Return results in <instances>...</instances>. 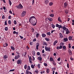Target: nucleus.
I'll use <instances>...</instances> for the list:
<instances>
[{"instance_id":"obj_55","label":"nucleus","mask_w":74,"mask_h":74,"mask_svg":"<svg viewBox=\"0 0 74 74\" xmlns=\"http://www.w3.org/2000/svg\"><path fill=\"white\" fill-rule=\"evenodd\" d=\"M31 67L32 69H34V65L33 64L31 65Z\"/></svg>"},{"instance_id":"obj_22","label":"nucleus","mask_w":74,"mask_h":74,"mask_svg":"<svg viewBox=\"0 0 74 74\" xmlns=\"http://www.w3.org/2000/svg\"><path fill=\"white\" fill-rule=\"evenodd\" d=\"M7 58H8V56L7 55H5L3 57V59H7Z\"/></svg>"},{"instance_id":"obj_21","label":"nucleus","mask_w":74,"mask_h":74,"mask_svg":"<svg viewBox=\"0 0 74 74\" xmlns=\"http://www.w3.org/2000/svg\"><path fill=\"white\" fill-rule=\"evenodd\" d=\"M48 19L49 21V22H51V21H52L53 20V19L51 18H48Z\"/></svg>"},{"instance_id":"obj_39","label":"nucleus","mask_w":74,"mask_h":74,"mask_svg":"<svg viewBox=\"0 0 74 74\" xmlns=\"http://www.w3.org/2000/svg\"><path fill=\"white\" fill-rule=\"evenodd\" d=\"M9 3L10 5H11L12 4V2L11 1V0H9Z\"/></svg>"},{"instance_id":"obj_35","label":"nucleus","mask_w":74,"mask_h":74,"mask_svg":"<svg viewBox=\"0 0 74 74\" xmlns=\"http://www.w3.org/2000/svg\"><path fill=\"white\" fill-rule=\"evenodd\" d=\"M11 48L12 49V51H14V50H15V47L12 46H11Z\"/></svg>"},{"instance_id":"obj_57","label":"nucleus","mask_w":74,"mask_h":74,"mask_svg":"<svg viewBox=\"0 0 74 74\" xmlns=\"http://www.w3.org/2000/svg\"><path fill=\"white\" fill-rule=\"evenodd\" d=\"M14 25H16V20H14Z\"/></svg>"},{"instance_id":"obj_18","label":"nucleus","mask_w":74,"mask_h":74,"mask_svg":"<svg viewBox=\"0 0 74 74\" xmlns=\"http://www.w3.org/2000/svg\"><path fill=\"white\" fill-rule=\"evenodd\" d=\"M23 56H25L27 54V52L25 51V52H23Z\"/></svg>"},{"instance_id":"obj_40","label":"nucleus","mask_w":74,"mask_h":74,"mask_svg":"<svg viewBox=\"0 0 74 74\" xmlns=\"http://www.w3.org/2000/svg\"><path fill=\"white\" fill-rule=\"evenodd\" d=\"M40 35V34L38 33H37V34H36V37L37 38H38V37H39V36Z\"/></svg>"},{"instance_id":"obj_32","label":"nucleus","mask_w":74,"mask_h":74,"mask_svg":"<svg viewBox=\"0 0 74 74\" xmlns=\"http://www.w3.org/2000/svg\"><path fill=\"white\" fill-rule=\"evenodd\" d=\"M50 71V70H49V69H47L46 70L47 73H49Z\"/></svg>"},{"instance_id":"obj_3","label":"nucleus","mask_w":74,"mask_h":74,"mask_svg":"<svg viewBox=\"0 0 74 74\" xmlns=\"http://www.w3.org/2000/svg\"><path fill=\"white\" fill-rule=\"evenodd\" d=\"M45 49L46 51H48L49 52L51 51V48L50 47H48L47 46H45Z\"/></svg>"},{"instance_id":"obj_64","label":"nucleus","mask_w":74,"mask_h":74,"mask_svg":"<svg viewBox=\"0 0 74 74\" xmlns=\"http://www.w3.org/2000/svg\"><path fill=\"white\" fill-rule=\"evenodd\" d=\"M59 47H60V49H62V47H62V46L60 45Z\"/></svg>"},{"instance_id":"obj_61","label":"nucleus","mask_w":74,"mask_h":74,"mask_svg":"<svg viewBox=\"0 0 74 74\" xmlns=\"http://www.w3.org/2000/svg\"><path fill=\"white\" fill-rule=\"evenodd\" d=\"M67 67L68 68H69V63L67 64Z\"/></svg>"},{"instance_id":"obj_54","label":"nucleus","mask_w":74,"mask_h":74,"mask_svg":"<svg viewBox=\"0 0 74 74\" xmlns=\"http://www.w3.org/2000/svg\"><path fill=\"white\" fill-rule=\"evenodd\" d=\"M15 71V69H13L10 70V71H9V72H11V71Z\"/></svg>"},{"instance_id":"obj_2","label":"nucleus","mask_w":74,"mask_h":74,"mask_svg":"<svg viewBox=\"0 0 74 74\" xmlns=\"http://www.w3.org/2000/svg\"><path fill=\"white\" fill-rule=\"evenodd\" d=\"M16 7L17 8H18L20 10V9H22L23 8V6L21 4H19L18 6H16Z\"/></svg>"},{"instance_id":"obj_52","label":"nucleus","mask_w":74,"mask_h":74,"mask_svg":"<svg viewBox=\"0 0 74 74\" xmlns=\"http://www.w3.org/2000/svg\"><path fill=\"white\" fill-rule=\"evenodd\" d=\"M37 55H38V56H40V53L39 52H38L37 53Z\"/></svg>"},{"instance_id":"obj_53","label":"nucleus","mask_w":74,"mask_h":74,"mask_svg":"<svg viewBox=\"0 0 74 74\" xmlns=\"http://www.w3.org/2000/svg\"><path fill=\"white\" fill-rule=\"evenodd\" d=\"M7 21L6 20L5 21V25H7Z\"/></svg>"},{"instance_id":"obj_9","label":"nucleus","mask_w":74,"mask_h":74,"mask_svg":"<svg viewBox=\"0 0 74 74\" xmlns=\"http://www.w3.org/2000/svg\"><path fill=\"white\" fill-rule=\"evenodd\" d=\"M59 34L60 38H63V34L61 33H60Z\"/></svg>"},{"instance_id":"obj_36","label":"nucleus","mask_w":74,"mask_h":74,"mask_svg":"<svg viewBox=\"0 0 74 74\" xmlns=\"http://www.w3.org/2000/svg\"><path fill=\"white\" fill-rule=\"evenodd\" d=\"M37 66L38 67V69H40L41 67V64H38Z\"/></svg>"},{"instance_id":"obj_19","label":"nucleus","mask_w":74,"mask_h":74,"mask_svg":"<svg viewBox=\"0 0 74 74\" xmlns=\"http://www.w3.org/2000/svg\"><path fill=\"white\" fill-rule=\"evenodd\" d=\"M38 60H39L40 61H42V58L41 57H38L37 58Z\"/></svg>"},{"instance_id":"obj_20","label":"nucleus","mask_w":74,"mask_h":74,"mask_svg":"<svg viewBox=\"0 0 74 74\" xmlns=\"http://www.w3.org/2000/svg\"><path fill=\"white\" fill-rule=\"evenodd\" d=\"M58 40H56L53 43V45H54V46H55V45H56V44L58 43Z\"/></svg>"},{"instance_id":"obj_45","label":"nucleus","mask_w":74,"mask_h":74,"mask_svg":"<svg viewBox=\"0 0 74 74\" xmlns=\"http://www.w3.org/2000/svg\"><path fill=\"white\" fill-rule=\"evenodd\" d=\"M55 69H56V68H53L52 69V71H54L55 70Z\"/></svg>"},{"instance_id":"obj_12","label":"nucleus","mask_w":74,"mask_h":74,"mask_svg":"<svg viewBox=\"0 0 74 74\" xmlns=\"http://www.w3.org/2000/svg\"><path fill=\"white\" fill-rule=\"evenodd\" d=\"M68 39L69 41H71V40H73V37L71 36H70L69 37H68Z\"/></svg>"},{"instance_id":"obj_5","label":"nucleus","mask_w":74,"mask_h":74,"mask_svg":"<svg viewBox=\"0 0 74 74\" xmlns=\"http://www.w3.org/2000/svg\"><path fill=\"white\" fill-rule=\"evenodd\" d=\"M25 15H26V11H23L21 14V16L22 17H23L25 16Z\"/></svg>"},{"instance_id":"obj_50","label":"nucleus","mask_w":74,"mask_h":74,"mask_svg":"<svg viewBox=\"0 0 74 74\" xmlns=\"http://www.w3.org/2000/svg\"><path fill=\"white\" fill-rule=\"evenodd\" d=\"M31 30H32V32H34V29L33 28H31Z\"/></svg>"},{"instance_id":"obj_58","label":"nucleus","mask_w":74,"mask_h":74,"mask_svg":"<svg viewBox=\"0 0 74 74\" xmlns=\"http://www.w3.org/2000/svg\"><path fill=\"white\" fill-rule=\"evenodd\" d=\"M34 0H32V5H34Z\"/></svg>"},{"instance_id":"obj_13","label":"nucleus","mask_w":74,"mask_h":74,"mask_svg":"<svg viewBox=\"0 0 74 74\" xmlns=\"http://www.w3.org/2000/svg\"><path fill=\"white\" fill-rule=\"evenodd\" d=\"M36 44H37L36 46V49H38V47H39V45H40V44L38 42L36 43Z\"/></svg>"},{"instance_id":"obj_41","label":"nucleus","mask_w":74,"mask_h":74,"mask_svg":"<svg viewBox=\"0 0 74 74\" xmlns=\"http://www.w3.org/2000/svg\"><path fill=\"white\" fill-rule=\"evenodd\" d=\"M66 14H67L68 13H69V12L68 11V10H64Z\"/></svg>"},{"instance_id":"obj_11","label":"nucleus","mask_w":74,"mask_h":74,"mask_svg":"<svg viewBox=\"0 0 74 74\" xmlns=\"http://www.w3.org/2000/svg\"><path fill=\"white\" fill-rule=\"evenodd\" d=\"M61 17H59L58 18V21L60 23H62V21L61 20Z\"/></svg>"},{"instance_id":"obj_16","label":"nucleus","mask_w":74,"mask_h":74,"mask_svg":"<svg viewBox=\"0 0 74 74\" xmlns=\"http://www.w3.org/2000/svg\"><path fill=\"white\" fill-rule=\"evenodd\" d=\"M8 45L7 44V43L5 42L3 44V47H7L8 46Z\"/></svg>"},{"instance_id":"obj_60","label":"nucleus","mask_w":74,"mask_h":74,"mask_svg":"<svg viewBox=\"0 0 74 74\" xmlns=\"http://www.w3.org/2000/svg\"><path fill=\"white\" fill-rule=\"evenodd\" d=\"M70 59L71 60L73 61V60H74V58H73L72 57H71L70 58Z\"/></svg>"},{"instance_id":"obj_47","label":"nucleus","mask_w":74,"mask_h":74,"mask_svg":"<svg viewBox=\"0 0 74 74\" xmlns=\"http://www.w3.org/2000/svg\"><path fill=\"white\" fill-rule=\"evenodd\" d=\"M40 74H44L45 73V71H41L40 72Z\"/></svg>"},{"instance_id":"obj_29","label":"nucleus","mask_w":74,"mask_h":74,"mask_svg":"<svg viewBox=\"0 0 74 74\" xmlns=\"http://www.w3.org/2000/svg\"><path fill=\"white\" fill-rule=\"evenodd\" d=\"M64 45V43L63 42H61L60 44V45H61V46H63Z\"/></svg>"},{"instance_id":"obj_38","label":"nucleus","mask_w":74,"mask_h":74,"mask_svg":"<svg viewBox=\"0 0 74 74\" xmlns=\"http://www.w3.org/2000/svg\"><path fill=\"white\" fill-rule=\"evenodd\" d=\"M46 34L47 36H51V33H50V32H47Z\"/></svg>"},{"instance_id":"obj_24","label":"nucleus","mask_w":74,"mask_h":74,"mask_svg":"<svg viewBox=\"0 0 74 74\" xmlns=\"http://www.w3.org/2000/svg\"><path fill=\"white\" fill-rule=\"evenodd\" d=\"M42 37H45L47 36V35L45 34H42Z\"/></svg>"},{"instance_id":"obj_6","label":"nucleus","mask_w":74,"mask_h":74,"mask_svg":"<svg viewBox=\"0 0 74 74\" xmlns=\"http://www.w3.org/2000/svg\"><path fill=\"white\" fill-rule=\"evenodd\" d=\"M56 27H58V28H62V25H58V24H56Z\"/></svg>"},{"instance_id":"obj_14","label":"nucleus","mask_w":74,"mask_h":74,"mask_svg":"<svg viewBox=\"0 0 74 74\" xmlns=\"http://www.w3.org/2000/svg\"><path fill=\"white\" fill-rule=\"evenodd\" d=\"M63 40L64 42H67L68 41V38H64Z\"/></svg>"},{"instance_id":"obj_15","label":"nucleus","mask_w":74,"mask_h":74,"mask_svg":"<svg viewBox=\"0 0 74 74\" xmlns=\"http://www.w3.org/2000/svg\"><path fill=\"white\" fill-rule=\"evenodd\" d=\"M62 48L63 49V51H66L67 49L66 47L65 46H62Z\"/></svg>"},{"instance_id":"obj_1","label":"nucleus","mask_w":74,"mask_h":74,"mask_svg":"<svg viewBox=\"0 0 74 74\" xmlns=\"http://www.w3.org/2000/svg\"><path fill=\"white\" fill-rule=\"evenodd\" d=\"M29 22H32L33 26H36L37 24V19L34 16H32L29 18Z\"/></svg>"},{"instance_id":"obj_23","label":"nucleus","mask_w":74,"mask_h":74,"mask_svg":"<svg viewBox=\"0 0 74 74\" xmlns=\"http://www.w3.org/2000/svg\"><path fill=\"white\" fill-rule=\"evenodd\" d=\"M48 3H49V0H45V3L46 4H48Z\"/></svg>"},{"instance_id":"obj_37","label":"nucleus","mask_w":74,"mask_h":74,"mask_svg":"<svg viewBox=\"0 0 74 74\" xmlns=\"http://www.w3.org/2000/svg\"><path fill=\"white\" fill-rule=\"evenodd\" d=\"M49 60L51 62H52H52H53V61H54L53 59V58H50Z\"/></svg>"},{"instance_id":"obj_44","label":"nucleus","mask_w":74,"mask_h":74,"mask_svg":"<svg viewBox=\"0 0 74 74\" xmlns=\"http://www.w3.org/2000/svg\"><path fill=\"white\" fill-rule=\"evenodd\" d=\"M5 31H8V27H5Z\"/></svg>"},{"instance_id":"obj_51","label":"nucleus","mask_w":74,"mask_h":74,"mask_svg":"<svg viewBox=\"0 0 74 74\" xmlns=\"http://www.w3.org/2000/svg\"><path fill=\"white\" fill-rule=\"evenodd\" d=\"M32 57L31 56H30V57H29V61H32Z\"/></svg>"},{"instance_id":"obj_27","label":"nucleus","mask_w":74,"mask_h":74,"mask_svg":"<svg viewBox=\"0 0 74 74\" xmlns=\"http://www.w3.org/2000/svg\"><path fill=\"white\" fill-rule=\"evenodd\" d=\"M45 39L47 41H50V39L49 38H45Z\"/></svg>"},{"instance_id":"obj_62","label":"nucleus","mask_w":74,"mask_h":74,"mask_svg":"<svg viewBox=\"0 0 74 74\" xmlns=\"http://www.w3.org/2000/svg\"><path fill=\"white\" fill-rule=\"evenodd\" d=\"M47 42H43V45H45V44H47Z\"/></svg>"},{"instance_id":"obj_56","label":"nucleus","mask_w":74,"mask_h":74,"mask_svg":"<svg viewBox=\"0 0 74 74\" xmlns=\"http://www.w3.org/2000/svg\"><path fill=\"white\" fill-rule=\"evenodd\" d=\"M5 18V15H3L2 17V19H4Z\"/></svg>"},{"instance_id":"obj_33","label":"nucleus","mask_w":74,"mask_h":74,"mask_svg":"<svg viewBox=\"0 0 74 74\" xmlns=\"http://www.w3.org/2000/svg\"><path fill=\"white\" fill-rule=\"evenodd\" d=\"M26 74H32V73L30 72H26Z\"/></svg>"},{"instance_id":"obj_26","label":"nucleus","mask_w":74,"mask_h":74,"mask_svg":"<svg viewBox=\"0 0 74 74\" xmlns=\"http://www.w3.org/2000/svg\"><path fill=\"white\" fill-rule=\"evenodd\" d=\"M69 33V30L68 29H66V34H68Z\"/></svg>"},{"instance_id":"obj_25","label":"nucleus","mask_w":74,"mask_h":74,"mask_svg":"<svg viewBox=\"0 0 74 74\" xmlns=\"http://www.w3.org/2000/svg\"><path fill=\"white\" fill-rule=\"evenodd\" d=\"M68 52L70 55H72V52L71 51V50H69Z\"/></svg>"},{"instance_id":"obj_63","label":"nucleus","mask_w":74,"mask_h":74,"mask_svg":"<svg viewBox=\"0 0 74 74\" xmlns=\"http://www.w3.org/2000/svg\"><path fill=\"white\" fill-rule=\"evenodd\" d=\"M56 49H60V47H59V46H57V47Z\"/></svg>"},{"instance_id":"obj_59","label":"nucleus","mask_w":74,"mask_h":74,"mask_svg":"<svg viewBox=\"0 0 74 74\" xmlns=\"http://www.w3.org/2000/svg\"><path fill=\"white\" fill-rule=\"evenodd\" d=\"M19 37L21 38V39H23V36H21V35H19Z\"/></svg>"},{"instance_id":"obj_7","label":"nucleus","mask_w":74,"mask_h":74,"mask_svg":"<svg viewBox=\"0 0 74 74\" xmlns=\"http://www.w3.org/2000/svg\"><path fill=\"white\" fill-rule=\"evenodd\" d=\"M67 5H68V4H67V3L66 2H65L64 3V8H66L67 7Z\"/></svg>"},{"instance_id":"obj_8","label":"nucleus","mask_w":74,"mask_h":74,"mask_svg":"<svg viewBox=\"0 0 74 74\" xmlns=\"http://www.w3.org/2000/svg\"><path fill=\"white\" fill-rule=\"evenodd\" d=\"M20 58V55H18L15 56L14 57V59L16 60L17 59H19V58Z\"/></svg>"},{"instance_id":"obj_34","label":"nucleus","mask_w":74,"mask_h":74,"mask_svg":"<svg viewBox=\"0 0 74 74\" xmlns=\"http://www.w3.org/2000/svg\"><path fill=\"white\" fill-rule=\"evenodd\" d=\"M52 63L54 66H56V64L55 62V61H52Z\"/></svg>"},{"instance_id":"obj_42","label":"nucleus","mask_w":74,"mask_h":74,"mask_svg":"<svg viewBox=\"0 0 74 74\" xmlns=\"http://www.w3.org/2000/svg\"><path fill=\"white\" fill-rule=\"evenodd\" d=\"M49 16L51 17H53L54 16V14H51L49 15Z\"/></svg>"},{"instance_id":"obj_43","label":"nucleus","mask_w":74,"mask_h":74,"mask_svg":"<svg viewBox=\"0 0 74 74\" xmlns=\"http://www.w3.org/2000/svg\"><path fill=\"white\" fill-rule=\"evenodd\" d=\"M43 64L45 67H47V66H48V64H46V63H44Z\"/></svg>"},{"instance_id":"obj_49","label":"nucleus","mask_w":74,"mask_h":74,"mask_svg":"<svg viewBox=\"0 0 74 74\" xmlns=\"http://www.w3.org/2000/svg\"><path fill=\"white\" fill-rule=\"evenodd\" d=\"M68 46H69V48H71V44H68Z\"/></svg>"},{"instance_id":"obj_10","label":"nucleus","mask_w":74,"mask_h":74,"mask_svg":"<svg viewBox=\"0 0 74 74\" xmlns=\"http://www.w3.org/2000/svg\"><path fill=\"white\" fill-rule=\"evenodd\" d=\"M29 70H30V67L29 66H28L27 67V69L26 70V72H28Z\"/></svg>"},{"instance_id":"obj_17","label":"nucleus","mask_w":74,"mask_h":74,"mask_svg":"<svg viewBox=\"0 0 74 74\" xmlns=\"http://www.w3.org/2000/svg\"><path fill=\"white\" fill-rule=\"evenodd\" d=\"M62 28H61L62 29H64V30H65V31H66V27L65 26H64L63 27L62 26Z\"/></svg>"},{"instance_id":"obj_31","label":"nucleus","mask_w":74,"mask_h":74,"mask_svg":"<svg viewBox=\"0 0 74 74\" xmlns=\"http://www.w3.org/2000/svg\"><path fill=\"white\" fill-rule=\"evenodd\" d=\"M51 26L53 28V29H54L55 27V25H54L53 24H51Z\"/></svg>"},{"instance_id":"obj_48","label":"nucleus","mask_w":74,"mask_h":74,"mask_svg":"<svg viewBox=\"0 0 74 74\" xmlns=\"http://www.w3.org/2000/svg\"><path fill=\"white\" fill-rule=\"evenodd\" d=\"M27 64L25 65L24 66V69H27Z\"/></svg>"},{"instance_id":"obj_4","label":"nucleus","mask_w":74,"mask_h":74,"mask_svg":"<svg viewBox=\"0 0 74 74\" xmlns=\"http://www.w3.org/2000/svg\"><path fill=\"white\" fill-rule=\"evenodd\" d=\"M22 60L21 59L18 60L17 61V64H22Z\"/></svg>"},{"instance_id":"obj_30","label":"nucleus","mask_w":74,"mask_h":74,"mask_svg":"<svg viewBox=\"0 0 74 74\" xmlns=\"http://www.w3.org/2000/svg\"><path fill=\"white\" fill-rule=\"evenodd\" d=\"M53 4V2H50L49 3V6H52Z\"/></svg>"},{"instance_id":"obj_28","label":"nucleus","mask_w":74,"mask_h":74,"mask_svg":"<svg viewBox=\"0 0 74 74\" xmlns=\"http://www.w3.org/2000/svg\"><path fill=\"white\" fill-rule=\"evenodd\" d=\"M32 54L33 56H35V55H36V52H35V51H32Z\"/></svg>"},{"instance_id":"obj_46","label":"nucleus","mask_w":74,"mask_h":74,"mask_svg":"<svg viewBox=\"0 0 74 74\" xmlns=\"http://www.w3.org/2000/svg\"><path fill=\"white\" fill-rule=\"evenodd\" d=\"M8 23L9 25H11V20H9L8 21Z\"/></svg>"}]
</instances>
